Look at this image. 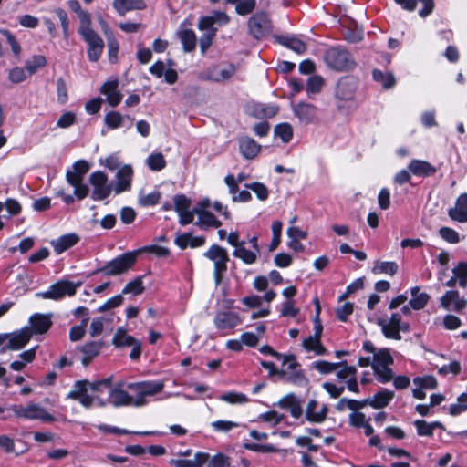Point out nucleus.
I'll return each mask as SVG.
<instances>
[{"mask_svg": "<svg viewBox=\"0 0 467 467\" xmlns=\"http://www.w3.org/2000/svg\"><path fill=\"white\" fill-rule=\"evenodd\" d=\"M30 76L26 69L22 67H14L9 71L8 78L11 82L17 84L20 82H23L27 78V77Z\"/></svg>", "mask_w": 467, "mask_h": 467, "instance_id": "obj_58", "label": "nucleus"}, {"mask_svg": "<svg viewBox=\"0 0 467 467\" xmlns=\"http://www.w3.org/2000/svg\"><path fill=\"white\" fill-rule=\"evenodd\" d=\"M125 116L118 111H109L104 117L105 124L111 130H116L122 127Z\"/></svg>", "mask_w": 467, "mask_h": 467, "instance_id": "obj_42", "label": "nucleus"}, {"mask_svg": "<svg viewBox=\"0 0 467 467\" xmlns=\"http://www.w3.org/2000/svg\"><path fill=\"white\" fill-rule=\"evenodd\" d=\"M133 170L130 165H124L119 169L116 179L117 182L113 188L117 194L129 191L131 187Z\"/></svg>", "mask_w": 467, "mask_h": 467, "instance_id": "obj_19", "label": "nucleus"}, {"mask_svg": "<svg viewBox=\"0 0 467 467\" xmlns=\"http://www.w3.org/2000/svg\"><path fill=\"white\" fill-rule=\"evenodd\" d=\"M441 306L448 311H461L465 308L467 302L460 297L455 290L447 291L441 298Z\"/></svg>", "mask_w": 467, "mask_h": 467, "instance_id": "obj_21", "label": "nucleus"}, {"mask_svg": "<svg viewBox=\"0 0 467 467\" xmlns=\"http://www.w3.org/2000/svg\"><path fill=\"white\" fill-rule=\"evenodd\" d=\"M211 425L213 429L218 432H228L232 431L234 428L239 426L237 422L232 420H216L212 422Z\"/></svg>", "mask_w": 467, "mask_h": 467, "instance_id": "obj_61", "label": "nucleus"}, {"mask_svg": "<svg viewBox=\"0 0 467 467\" xmlns=\"http://www.w3.org/2000/svg\"><path fill=\"white\" fill-rule=\"evenodd\" d=\"M108 176L102 171H95L89 176V182L92 186L91 197L95 201H101L109 197L112 187L108 182Z\"/></svg>", "mask_w": 467, "mask_h": 467, "instance_id": "obj_9", "label": "nucleus"}, {"mask_svg": "<svg viewBox=\"0 0 467 467\" xmlns=\"http://www.w3.org/2000/svg\"><path fill=\"white\" fill-rule=\"evenodd\" d=\"M118 88L117 79L108 80L100 88V93L106 97V101L111 107L118 106L122 99V94Z\"/></svg>", "mask_w": 467, "mask_h": 467, "instance_id": "obj_18", "label": "nucleus"}, {"mask_svg": "<svg viewBox=\"0 0 467 467\" xmlns=\"http://www.w3.org/2000/svg\"><path fill=\"white\" fill-rule=\"evenodd\" d=\"M275 135L284 143H287L292 140L293 128L289 123H280L275 127Z\"/></svg>", "mask_w": 467, "mask_h": 467, "instance_id": "obj_44", "label": "nucleus"}, {"mask_svg": "<svg viewBox=\"0 0 467 467\" xmlns=\"http://www.w3.org/2000/svg\"><path fill=\"white\" fill-rule=\"evenodd\" d=\"M230 17L222 11H215L210 16L200 18L197 27L198 29H217L214 25L225 26L229 23Z\"/></svg>", "mask_w": 467, "mask_h": 467, "instance_id": "obj_17", "label": "nucleus"}, {"mask_svg": "<svg viewBox=\"0 0 467 467\" xmlns=\"http://www.w3.org/2000/svg\"><path fill=\"white\" fill-rule=\"evenodd\" d=\"M51 325V315L36 313L30 317L28 327L31 328L34 335L46 333Z\"/></svg>", "mask_w": 467, "mask_h": 467, "instance_id": "obj_24", "label": "nucleus"}, {"mask_svg": "<svg viewBox=\"0 0 467 467\" xmlns=\"http://www.w3.org/2000/svg\"><path fill=\"white\" fill-rule=\"evenodd\" d=\"M324 60L327 67L336 71H345L351 69L355 62L350 54L338 47L328 48L324 55Z\"/></svg>", "mask_w": 467, "mask_h": 467, "instance_id": "obj_4", "label": "nucleus"}, {"mask_svg": "<svg viewBox=\"0 0 467 467\" xmlns=\"http://www.w3.org/2000/svg\"><path fill=\"white\" fill-rule=\"evenodd\" d=\"M164 388L163 382L147 380L136 383L119 382L109 389V402L115 407H141L147 404V398L160 393Z\"/></svg>", "mask_w": 467, "mask_h": 467, "instance_id": "obj_1", "label": "nucleus"}, {"mask_svg": "<svg viewBox=\"0 0 467 467\" xmlns=\"http://www.w3.org/2000/svg\"><path fill=\"white\" fill-rule=\"evenodd\" d=\"M208 467H234L230 462V459L222 454L218 453L214 455L209 462Z\"/></svg>", "mask_w": 467, "mask_h": 467, "instance_id": "obj_64", "label": "nucleus"}, {"mask_svg": "<svg viewBox=\"0 0 467 467\" xmlns=\"http://www.w3.org/2000/svg\"><path fill=\"white\" fill-rule=\"evenodd\" d=\"M112 383V377H109L100 380H95L92 382L88 381V390H91L93 392H102L104 389L110 388Z\"/></svg>", "mask_w": 467, "mask_h": 467, "instance_id": "obj_56", "label": "nucleus"}, {"mask_svg": "<svg viewBox=\"0 0 467 467\" xmlns=\"http://www.w3.org/2000/svg\"><path fill=\"white\" fill-rule=\"evenodd\" d=\"M338 368L335 370L336 377L339 381L350 379L357 374V368L354 366H348L346 361L338 362Z\"/></svg>", "mask_w": 467, "mask_h": 467, "instance_id": "obj_37", "label": "nucleus"}, {"mask_svg": "<svg viewBox=\"0 0 467 467\" xmlns=\"http://www.w3.org/2000/svg\"><path fill=\"white\" fill-rule=\"evenodd\" d=\"M467 410V393H462L458 399L457 403L451 404L449 408V412L452 416H456Z\"/></svg>", "mask_w": 467, "mask_h": 467, "instance_id": "obj_53", "label": "nucleus"}, {"mask_svg": "<svg viewBox=\"0 0 467 467\" xmlns=\"http://www.w3.org/2000/svg\"><path fill=\"white\" fill-rule=\"evenodd\" d=\"M147 164L151 171H161L166 166V161L162 153L157 152L147 158Z\"/></svg>", "mask_w": 467, "mask_h": 467, "instance_id": "obj_50", "label": "nucleus"}, {"mask_svg": "<svg viewBox=\"0 0 467 467\" xmlns=\"http://www.w3.org/2000/svg\"><path fill=\"white\" fill-rule=\"evenodd\" d=\"M67 5L73 12L78 15L80 26L91 24L90 15L82 9L80 3L78 0H69L67 2Z\"/></svg>", "mask_w": 467, "mask_h": 467, "instance_id": "obj_41", "label": "nucleus"}, {"mask_svg": "<svg viewBox=\"0 0 467 467\" xmlns=\"http://www.w3.org/2000/svg\"><path fill=\"white\" fill-rule=\"evenodd\" d=\"M439 233L441 237L450 244H457L460 242L459 234L450 227H441Z\"/></svg>", "mask_w": 467, "mask_h": 467, "instance_id": "obj_62", "label": "nucleus"}, {"mask_svg": "<svg viewBox=\"0 0 467 467\" xmlns=\"http://www.w3.org/2000/svg\"><path fill=\"white\" fill-rule=\"evenodd\" d=\"M377 324L381 327L383 335L389 339L400 340V331H409V325L401 322V315L393 313L389 317H379Z\"/></svg>", "mask_w": 467, "mask_h": 467, "instance_id": "obj_8", "label": "nucleus"}, {"mask_svg": "<svg viewBox=\"0 0 467 467\" xmlns=\"http://www.w3.org/2000/svg\"><path fill=\"white\" fill-rule=\"evenodd\" d=\"M205 243V238L203 236H193L191 234H179L175 238V244L182 249H185L190 246L192 248H196L202 246Z\"/></svg>", "mask_w": 467, "mask_h": 467, "instance_id": "obj_30", "label": "nucleus"}, {"mask_svg": "<svg viewBox=\"0 0 467 467\" xmlns=\"http://www.w3.org/2000/svg\"><path fill=\"white\" fill-rule=\"evenodd\" d=\"M338 362H328L326 360H317L312 363L311 367L312 368L318 371L320 374L327 375L332 372H335L336 369L338 368Z\"/></svg>", "mask_w": 467, "mask_h": 467, "instance_id": "obj_47", "label": "nucleus"}, {"mask_svg": "<svg viewBox=\"0 0 467 467\" xmlns=\"http://www.w3.org/2000/svg\"><path fill=\"white\" fill-rule=\"evenodd\" d=\"M78 33L88 45V59L92 62L98 61L104 49L102 38L91 28V24L79 26Z\"/></svg>", "mask_w": 467, "mask_h": 467, "instance_id": "obj_6", "label": "nucleus"}, {"mask_svg": "<svg viewBox=\"0 0 467 467\" xmlns=\"http://www.w3.org/2000/svg\"><path fill=\"white\" fill-rule=\"evenodd\" d=\"M255 111L259 118H271L277 113L278 107L275 105L257 104Z\"/></svg>", "mask_w": 467, "mask_h": 467, "instance_id": "obj_54", "label": "nucleus"}, {"mask_svg": "<svg viewBox=\"0 0 467 467\" xmlns=\"http://www.w3.org/2000/svg\"><path fill=\"white\" fill-rule=\"evenodd\" d=\"M453 275L459 282L460 286H467V263L460 262L452 270Z\"/></svg>", "mask_w": 467, "mask_h": 467, "instance_id": "obj_52", "label": "nucleus"}, {"mask_svg": "<svg viewBox=\"0 0 467 467\" xmlns=\"http://www.w3.org/2000/svg\"><path fill=\"white\" fill-rule=\"evenodd\" d=\"M204 32L199 40L200 50L202 54H204L208 48L212 46L213 41L216 36L217 29H199Z\"/></svg>", "mask_w": 467, "mask_h": 467, "instance_id": "obj_45", "label": "nucleus"}, {"mask_svg": "<svg viewBox=\"0 0 467 467\" xmlns=\"http://www.w3.org/2000/svg\"><path fill=\"white\" fill-rule=\"evenodd\" d=\"M185 52H192L196 47V35L192 29H182L178 33Z\"/></svg>", "mask_w": 467, "mask_h": 467, "instance_id": "obj_33", "label": "nucleus"}, {"mask_svg": "<svg viewBox=\"0 0 467 467\" xmlns=\"http://www.w3.org/2000/svg\"><path fill=\"white\" fill-rule=\"evenodd\" d=\"M239 149L245 159H253L259 153L261 146L249 137H242L239 139Z\"/></svg>", "mask_w": 467, "mask_h": 467, "instance_id": "obj_29", "label": "nucleus"}, {"mask_svg": "<svg viewBox=\"0 0 467 467\" xmlns=\"http://www.w3.org/2000/svg\"><path fill=\"white\" fill-rule=\"evenodd\" d=\"M409 171L415 176L427 177L434 174L436 169L430 162L422 160H412L408 165Z\"/></svg>", "mask_w": 467, "mask_h": 467, "instance_id": "obj_27", "label": "nucleus"}, {"mask_svg": "<svg viewBox=\"0 0 467 467\" xmlns=\"http://www.w3.org/2000/svg\"><path fill=\"white\" fill-rule=\"evenodd\" d=\"M236 72V67L233 64L225 66H216L207 71L205 78L214 82H223L229 80Z\"/></svg>", "mask_w": 467, "mask_h": 467, "instance_id": "obj_20", "label": "nucleus"}, {"mask_svg": "<svg viewBox=\"0 0 467 467\" xmlns=\"http://www.w3.org/2000/svg\"><path fill=\"white\" fill-rule=\"evenodd\" d=\"M220 400L230 404H244L248 401L246 395L234 391L222 394Z\"/></svg>", "mask_w": 467, "mask_h": 467, "instance_id": "obj_51", "label": "nucleus"}, {"mask_svg": "<svg viewBox=\"0 0 467 467\" xmlns=\"http://www.w3.org/2000/svg\"><path fill=\"white\" fill-rule=\"evenodd\" d=\"M47 59L44 56L36 55L26 62V69L29 75H33L38 68L45 67Z\"/></svg>", "mask_w": 467, "mask_h": 467, "instance_id": "obj_48", "label": "nucleus"}, {"mask_svg": "<svg viewBox=\"0 0 467 467\" xmlns=\"http://www.w3.org/2000/svg\"><path fill=\"white\" fill-rule=\"evenodd\" d=\"M234 256L239 258L246 265H252L257 260L259 253L254 250H248L245 244H241L239 247L234 249Z\"/></svg>", "mask_w": 467, "mask_h": 467, "instance_id": "obj_34", "label": "nucleus"}, {"mask_svg": "<svg viewBox=\"0 0 467 467\" xmlns=\"http://www.w3.org/2000/svg\"><path fill=\"white\" fill-rule=\"evenodd\" d=\"M242 323L239 315L233 311H218L213 317V324L218 330H231Z\"/></svg>", "mask_w": 467, "mask_h": 467, "instance_id": "obj_13", "label": "nucleus"}, {"mask_svg": "<svg viewBox=\"0 0 467 467\" xmlns=\"http://www.w3.org/2000/svg\"><path fill=\"white\" fill-rule=\"evenodd\" d=\"M356 90V81L353 78H341L336 88V97L341 100H350Z\"/></svg>", "mask_w": 467, "mask_h": 467, "instance_id": "obj_25", "label": "nucleus"}, {"mask_svg": "<svg viewBox=\"0 0 467 467\" xmlns=\"http://www.w3.org/2000/svg\"><path fill=\"white\" fill-rule=\"evenodd\" d=\"M250 33L257 39L267 35L271 30L270 20L265 13L259 12L250 17L248 21Z\"/></svg>", "mask_w": 467, "mask_h": 467, "instance_id": "obj_11", "label": "nucleus"}, {"mask_svg": "<svg viewBox=\"0 0 467 467\" xmlns=\"http://www.w3.org/2000/svg\"><path fill=\"white\" fill-rule=\"evenodd\" d=\"M349 424L356 428H361L366 425L370 419H367L366 415L360 411H352L348 416Z\"/></svg>", "mask_w": 467, "mask_h": 467, "instance_id": "obj_59", "label": "nucleus"}, {"mask_svg": "<svg viewBox=\"0 0 467 467\" xmlns=\"http://www.w3.org/2000/svg\"><path fill=\"white\" fill-rule=\"evenodd\" d=\"M10 410L16 417L28 420H40L42 422H53L55 420V417L38 403L29 402L26 405H13Z\"/></svg>", "mask_w": 467, "mask_h": 467, "instance_id": "obj_2", "label": "nucleus"}, {"mask_svg": "<svg viewBox=\"0 0 467 467\" xmlns=\"http://www.w3.org/2000/svg\"><path fill=\"white\" fill-rule=\"evenodd\" d=\"M393 364V358L388 348H381L374 353L372 368L379 381L387 383L393 379V372L389 368Z\"/></svg>", "mask_w": 467, "mask_h": 467, "instance_id": "obj_3", "label": "nucleus"}, {"mask_svg": "<svg viewBox=\"0 0 467 467\" xmlns=\"http://www.w3.org/2000/svg\"><path fill=\"white\" fill-rule=\"evenodd\" d=\"M303 347L308 351H314L317 355L321 356L327 353V348L321 344L320 338L309 336L303 340Z\"/></svg>", "mask_w": 467, "mask_h": 467, "instance_id": "obj_39", "label": "nucleus"}, {"mask_svg": "<svg viewBox=\"0 0 467 467\" xmlns=\"http://www.w3.org/2000/svg\"><path fill=\"white\" fill-rule=\"evenodd\" d=\"M161 199V192L159 191H153L146 193L144 191H140L138 196V202L142 207L156 205Z\"/></svg>", "mask_w": 467, "mask_h": 467, "instance_id": "obj_38", "label": "nucleus"}, {"mask_svg": "<svg viewBox=\"0 0 467 467\" xmlns=\"http://www.w3.org/2000/svg\"><path fill=\"white\" fill-rule=\"evenodd\" d=\"M279 378L298 386L305 385L307 381L304 374L297 370L291 373L285 370V376H280Z\"/></svg>", "mask_w": 467, "mask_h": 467, "instance_id": "obj_55", "label": "nucleus"}, {"mask_svg": "<svg viewBox=\"0 0 467 467\" xmlns=\"http://www.w3.org/2000/svg\"><path fill=\"white\" fill-rule=\"evenodd\" d=\"M88 380L76 381L67 394V399L78 400L84 408L89 409L94 404L95 399L88 393Z\"/></svg>", "mask_w": 467, "mask_h": 467, "instance_id": "obj_12", "label": "nucleus"}, {"mask_svg": "<svg viewBox=\"0 0 467 467\" xmlns=\"http://www.w3.org/2000/svg\"><path fill=\"white\" fill-rule=\"evenodd\" d=\"M394 397V392L391 390H381L376 393L369 400V405L374 409H381L386 407Z\"/></svg>", "mask_w": 467, "mask_h": 467, "instance_id": "obj_32", "label": "nucleus"}, {"mask_svg": "<svg viewBox=\"0 0 467 467\" xmlns=\"http://www.w3.org/2000/svg\"><path fill=\"white\" fill-rule=\"evenodd\" d=\"M256 5L255 0H242L236 6L235 11L240 16L250 14Z\"/></svg>", "mask_w": 467, "mask_h": 467, "instance_id": "obj_63", "label": "nucleus"}, {"mask_svg": "<svg viewBox=\"0 0 467 467\" xmlns=\"http://www.w3.org/2000/svg\"><path fill=\"white\" fill-rule=\"evenodd\" d=\"M198 216V220L195 223L201 228H218L221 226V222L209 211L198 210L195 211L194 215Z\"/></svg>", "mask_w": 467, "mask_h": 467, "instance_id": "obj_31", "label": "nucleus"}, {"mask_svg": "<svg viewBox=\"0 0 467 467\" xmlns=\"http://www.w3.org/2000/svg\"><path fill=\"white\" fill-rule=\"evenodd\" d=\"M137 339L127 334V331L119 327L117 329L113 338L112 344L118 348L130 347Z\"/></svg>", "mask_w": 467, "mask_h": 467, "instance_id": "obj_36", "label": "nucleus"}, {"mask_svg": "<svg viewBox=\"0 0 467 467\" xmlns=\"http://www.w3.org/2000/svg\"><path fill=\"white\" fill-rule=\"evenodd\" d=\"M191 201L182 194L174 197V210L179 214V223L186 225L193 222L194 212L191 211Z\"/></svg>", "mask_w": 467, "mask_h": 467, "instance_id": "obj_14", "label": "nucleus"}, {"mask_svg": "<svg viewBox=\"0 0 467 467\" xmlns=\"http://www.w3.org/2000/svg\"><path fill=\"white\" fill-rule=\"evenodd\" d=\"M9 350H18L24 348L33 336V331L29 327H24L13 333H7Z\"/></svg>", "mask_w": 467, "mask_h": 467, "instance_id": "obj_16", "label": "nucleus"}, {"mask_svg": "<svg viewBox=\"0 0 467 467\" xmlns=\"http://www.w3.org/2000/svg\"><path fill=\"white\" fill-rule=\"evenodd\" d=\"M144 291L143 282L141 277H137L129 282L122 289L123 295L131 294L133 296L140 295Z\"/></svg>", "mask_w": 467, "mask_h": 467, "instance_id": "obj_49", "label": "nucleus"}, {"mask_svg": "<svg viewBox=\"0 0 467 467\" xmlns=\"http://www.w3.org/2000/svg\"><path fill=\"white\" fill-rule=\"evenodd\" d=\"M204 256L213 262V278L215 284L219 285L227 270V262L229 261L227 251L213 244L204 253Z\"/></svg>", "mask_w": 467, "mask_h": 467, "instance_id": "obj_7", "label": "nucleus"}, {"mask_svg": "<svg viewBox=\"0 0 467 467\" xmlns=\"http://www.w3.org/2000/svg\"><path fill=\"white\" fill-rule=\"evenodd\" d=\"M113 7L119 16H125L130 11L146 8L144 0H114Z\"/></svg>", "mask_w": 467, "mask_h": 467, "instance_id": "obj_26", "label": "nucleus"}, {"mask_svg": "<svg viewBox=\"0 0 467 467\" xmlns=\"http://www.w3.org/2000/svg\"><path fill=\"white\" fill-rule=\"evenodd\" d=\"M372 75L374 80L380 83L385 88H390L395 85V78L389 72L384 73L381 70L374 69Z\"/></svg>", "mask_w": 467, "mask_h": 467, "instance_id": "obj_43", "label": "nucleus"}, {"mask_svg": "<svg viewBox=\"0 0 467 467\" xmlns=\"http://www.w3.org/2000/svg\"><path fill=\"white\" fill-rule=\"evenodd\" d=\"M450 218L458 223H467V193L461 194L452 208L448 211Z\"/></svg>", "mask_w": 467, "mask_h": 467, "instance_id": "obj_22", "label": "nucleus"}, {"mask_svg": "<svg viewBox=\"0 0 467 467\" xmlns=\"http://www.w3.org/2000/svg\"><path fill=\"white\" fill-rule=\"evenodd\" d=\"M79 238L76 234H67L51 241V245L56 254H59L74 246Z\"/></svg>", "mask_w": 467, "mask_h": 467, "instance_id": "obj_28", "label": "nucleus"}, {"mask_svg": "<svg viewBox=\"0 0 467 467\" xmlns=\"http://www.w3.org/2000/svg\"><path fill=\"white\" fill-rule=\"evenodd\" d=\"M327 410L328 409L327 405H323L319 410H317V401L316 400H310L307 402L305 415L309 422L320 423L326 420Z\"/></svg>", "mask_w": 467, "mask_h": 467, "instance_id": "obj_23", "label": "nucleus"}, {"mask_svg": "<svg viewBox=\"0 0 467 467\" xmlns=\"http://www.w3.org/2000/svg\"><path fill=\"white\" fill-rule=\"evenodd\" d=\"M410 293L412 298L410 301V306L415 310L423 308L429 301V296L426 293H420L418 286L412 287Z\"/></svg>", "mask_w": 467, "mask_h": 467, "instance_id": "obj_35", "label": "nucleus"}, {"mask_svg": "<svg viewBox=\"0 0 467 467\" xmlns=\"http://www.w3.org/2000/svg\"><path fill=\"white\" fill-rule=\"evenodd\" d=\"M139 252H128L113 260L109 261L106 265L97 270L105 275H119L132 267L136 262Z\"/></svg>", "mask_w": 467, "mask_h": 467, "instance_id": "obj_5", "label": "nucleus"}, {"mask_svg": "<svg viewBox=\"0 0 467 467\" xmlns=\"http://www.w3.org/2000/svg\"><path fill=\"white\" fill-rule=\"evenodd\" d=\"M292 110L299 122L305 125L312 123L317 119V109L310 103L299 102L293 105Z\"/></svg>", "mask_w": 467, "mask_h": 467, "instance_id": "obj_15", "label": "nucleus"}, {"mask_svg": "<svg viewBox=\"0 0 467 467\" xmlns=\"http://www.w3.org/2000/svg\"><path fill=\"white\" fill-rule=\"evenodd\" d=\"M324 85V79L322 77L314 75L311 76L306 84V90L308 93H318Z\"/></svg>", "mask_w": 467, "mask_h": 467, "instance_id": "obj_57", "label": "nucleus"}, {"mask_svg": "<svg viewBox=\"0 0 467 467\" xmlns=\"http://www.w3.org/2000/svg\"><path fill=\"white\" fill-rule=\"evenodd\" d=\"M247 189L252 190L260 201H265L268 198V190L261 182H253L245 184Z\"/></svg>", "mask_w": 467, "mask_h": 467, "instance_id": "obj_60", "label": "nucleus"}, {"mask_svg": "<svg viewBox=\"0 0 467 467\" xmlns=\"http://www.w3.org/2000/svg\"><path fill=\"white\" fill-rule=\"evenodd\" d=\"M398 270V265L395 262H381L377 261L373 266L374 274H388L393 275Z\"/></svg>", "mask_w": 467, "mask_h": 467, "instance_id": "obj_46", "label": "nucleus"}, {"mask_svg": "<svg viewBox=\"0 0 467 467\" xmlns=\"http://www.w3.org/2000/svg\"><path fill=\"white\" fill-rule=\"evenodd\" d=\"M279 42L297 54H303L306 48V44L296 37L282 36Z\"/></svg>", "mask_w": 467, "mask_h": 467, "instance_id": "obj_40", "label": "nucleus"}, {"mask_svg": "<svg viewBox=\"0 0 467 467\" xmlns=\"http://www.w3.org/2000/svg\"><path fill=\"white\" fill-rule=\"evenodd\" d=\"M77 285L69 281H58L50 285L48 290L36 293V296L43 299L59 300L65 296H73L76 293Z\"/></svg>", "mask_w": 467, "mask_h": 467, "instance_id": "obj_10", "label": "nucleus"}]
</instances>
